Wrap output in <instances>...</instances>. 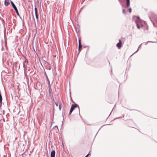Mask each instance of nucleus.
I'll list each match as a JSON object with an SVG mask.
<instances>
[{
  "label": "nucleus",
  "mask_w": 157,
  "mask_h": 157,
  "mask_svg": "<svg viewBox=\"0 0 157 157\" xmlns=\"http://www.w3.org/2000/svg\"><path fill=\"white\" fill-rule=\"evenodd\" d=\"M76 107H78L79 114L80 113L79 107L77 104L75 103L72 105L69 112V115L71 114L75 109Z\"/></svg>",
  "instance_id": "nucleus-1"
},
{
  "label": "nucleus",
  "mask_w": 157,
  "mask_h": 157,
  "mask_svg": "<svg viewBox=\"0 0 157 157\" xmlns=\"http://www.w3.org/2000/svg\"><path fill=\"white\" fill-rule=\"evenodd\" d=\"M122 41L120 39L119 40V42L116 45V46L118 49H120L121 46Z\"/></svg>",
  "instance_id": "nucleus-2"
},
{
  "label": "nucleus",
  "mask_w": 157,
  "mask_h": 157,
  "mask_svg": "<svg viewBox=\"0 0 157 157\" xmlns=\"http://www.w3.org/2000/svg\"><path fill=\"white\" fill-rule=\"evenodd\" d=\"M134 17H136L137 18V19L135 20V22H140L141 21V20L139 16H134L133 17V19Z\"/></svg>",
  "instance_id": "nucleus-3"
},
{
  "label": "nucleus",
  "mask_w": 157,
  "mask_h": 157,
  "mask_svg": "<svg viewBox=\"0 0 157 157\" xmlns=\"http://www.w3.org/2000/svg\"><path fill=\"white\" fill-rule=\"evenodd\" d=\"M34 10H35L36 18L37 19V20H38V14L37 13V9L36 5H35Z\"/></svg>",
  "instance_id": "nucleus-4"
},
{
  "label": "nucleus",
  "mask_w": 157,
  "mask_h": 157,
  "mask_svg": "<svg viewBox=\"0 0 157 157\" xmlns=\"http://www.w3.org/2000/svg\"><path fill=\"white\" fill-rule=\"evenodd\" d=\"M10 1L11 5H12V7L14 9V10L17 9V7H16L15 5L13 3V2L11 0H10Z\"/></svg>",
  "instance_id": "nucleus-5"
},
{
  "label": "nucleus",
  "mask_w": 157,
  "mask_h": 157,
  "mask_svg": "<svg viewBox=\"0 0 157 157\" xmlns=\"http://www.w3.org/2000/svg\"><path fill=\"white\" fill-rule=\"evenodd\" d=\"M55 151L54 150H52L51 153L50 157H55Z\"/></svg>",
  "instance_id": "nucleus-6"
},
{
  "label": "nucleus",
  "mask_w": 157,
  "mask_h": 157,
  "mask_svg": "<svg viewBox=\"0 0 157 157\" xmlns=\"http://www.w3.org/2000/svg\"><path fill=\"white\" fill-rule=\"evenodd\" d=\"M140 22H135L136 24L137 28L139 29L141 27H142L143 26V24H139V23H140Z\"/></svg>",
  "instance_id": "nucleus-7"
},
{
  "label": "nucleus",
  "mask_w": 157,
  "mask_h": 157,
  "mask_svg": "<svg viewBox=\"0 0 157 157\" xmlns=\"http://www.w3.org/2000/svg\"><path fill=\"white\" fill-rule=\"evenodd\" d=\"M9 0H5L4 2V5L5 6H8L10 3L8 1Z\"/></svg>",
  "instance_id": "nucleus-8"
},
{
  "label": "nucleus",
  "mask_w": 157,
  "mask_h": 157,
  "mask_svg": "<svg viewBox=\"0 0 157 157\" xmlns=\"http://www.w3.org/2000/svg\"><path fill=\"white\" fill-rule=\"evenodd\" d=\"M126 6L128 7L130 6V0H126Z\"/></svg>",
  "instance_id": "nucleus-9"
},
{
  "label": "nucleus",
  "mask_w": 157,
  "mask_h": 157,
  "mask_svg": "<svg viewBox=\"0 0 157 157\" xmlns=\"http://www.w3.org/2000/svg\"><path fill=\"white\" fill-rule=\"evenodd\" d=\"M46 79H47V81L48 82V87L51 86L50 82L49 79L48 78V76H47Z\"/></svg>",
  "instance_id": "nucleus-10"
},
{
  "label": "nucleus",
  "mask_w": 157,
  "mask_h": 157,
  "mask_svg": "<svg viewBox=\"0 0 157 157\" xmlns=\"http://www.w3.org/2000/svg\"><path fill=\"white\" fill-rule=\"evenodd\" d=\"M48 88L49 94L52 93V90L51 88V86L48 87Z\"/></svg>",
  "instance_id": "nucleus-11"
},
{
  "label": "nucleus",
  "mask_w": 157,
  "mask_h": 157,
  "mask_svg": "<svg viewBox=\"0 0 157 157\" xmlns=\"http://www.w3.org/2000/svg\"><path fill=\"white\" fill-rule=\"evenodd\" d=\"M82 48V45L79 44V45H78V51L79 52H80Z\"/></svg>",
  "instance_id": "nucleus-12"
},
{
  "label": "nucleus",
  "mask_w": 157,
  "mask_h": 157,
  "mask_svg": "<svg viewBox=\"0 0 157 157\" xmlns=\"http://www.w3.org/2000/svg\"><path fill=\"white\" fill-rule=\"evenodd\" d=\"M143 44V43H142L138 47V48H140V47L141 46V45L142 44ZM139 50V48H138L137 50L135 52H134L131 55V56H132V55H133V54H135V53H136V52Z\"/></svg>",
  "instance_id": "nucleus-13"
},
{
  "label": "nucleus",
  "mask_w": 157,
  "mask_h": 157,
  "mask_svg": "<svg viewBox=\"0 0 157 157\" xmlns=\"http://www.w3.org/2000/svg\"><path fill=\"white\" fill-rule=\"evenodd\" d=\"M49 95L50 98L53 97V93L49 94Z\"/></svg>",
  "instance_id": "nucleus-14"
},
{
  "label": "nucleus",
  "mask_w": 157,
  "mask_h": 157,
  "mask_svg": "<svg viewBox=\"0 0 157 157\" xmlns=\"http://www.w3.org/2000/svg\"><path fill=\"white\" fill-rule=\"evenodd\" d=\"M61 102H60L59 107V110H61Z\"/></svg>",
  "instance_id": "nucleus-15"
},
{
  "label": "nucleus",
  "mask_w": 157,
  "mask_h": 157,
  "mask_svg": "<svg viewBox=\"0 0 157 157\" xmlns=\"http://www.w3.org/2000/svg\"><path fill=\"white\" fill-rule=\"evenodd\" d=\"M51 100L52 101V102L53 103H54V102H55V101H54V99L53 98V97H52V98H51Z\"/></svg>",
  "instance_id": "nucleus-16"
},
{
  "label": "nucleus",
  "mask_w": 157,
  "mask_h": 157,
  "mask_svg": "<svg viewBox=\"0 0 157 157\" xmlns=\"http://www.w3.org/2000/svg\"><path fill=\"white\" fill-rule=\"evenodd\" d=\"M81 45V40L80 39H79L78 40V45Z\"/></svg>",
  "instance_id": "nucleus-17"
},
{
  "label": "nucleus",
  "mask_w": 157,
  "mask_h": 157,
  "mask_svg": "<svg viewBox=\"0 0 157 157\" xmlns=\"http://www.w3.org/2000/svg\"><path fill=\"white\" fill-rule=\"evenodd\" d=\"M122 13L123 14H125L126 13V11L124 9L123 10Z\"/></svg>",
  "instance_id": "nucleus-18"
},
{
  "label": "nucleus",
  "mask_w": 157,
  "mask_h": 157,
  "mask_svg": "<svg viewBox=\"0 0 157 157\" xmlns=\"http://www.w3.org/2000/svg\"><path fill=\"white\" fill-rule=\"evenodd\" d=\"M128 11L130 13H131L132 12V9L131 8H130L128 9Z\"/></svg>",
  "instance_id": "nucleus-19"
},
{
  "label": "nucleus",
  "mask_w": 157,
  "mask_h": 157,
  "mask_svg": "<svg viewBox=\"0 0 157 157\" xmlns=\"http://www.w3.org/2000/svg\"><path fill=\"white\" fill-rule=\"evenodd\" d=\"M149 42H153L151 41H148L146 42L145 43V45H147V43Z\"/></svg>",
  "instance_id": "nucleus-20"
},
{
  "label": "nucleus",
  "mask_w": 157,
  "mask_h": 157,
  "mask_svg": "<svg viewBox=\"0 0 157 157\" xmlns=\"http://www.w3.org/2000/svg\"><path fill=\"white\" fill-rule=\"evenodd\" d=\"M17 15L18 16H19V17L20 18H21V17L20 16V15H19V12H18V13H17Z\"/></svg>",
  "instance_id": "nucleus-21"
},
{
  "label": "nucleus",
  "mask_w": 157,
  "mask_h": 157,
  "mask_svg": "<svg viewBox=\"0 0 157 157\" xmlns=\"http://www.w3.org/2000/svg\"><path fill=\"white\" fill-rule=\"evenodd\" d=\"M15 12H16V13H18V10H17V9H16V10H15Z\"/></svg>",
  "instance_id": "nucleus-22"
},
{
  "label": "nucleus",
  "mask_w": 157,
  "mask_h": 157,
  "mask_svg": "<svg viewBox=\"0 0 157 157\" xmlns=\"http://www.w3.org/2000/svg\"><path fill=\"white\" fill-rule=\"evenodd\" d=\"M55 103V105H56V106H58V103H56L55 102H54V103Z\"/></svg>",
  "instance_id": "nucleus-23"
},
{
  "label": "nucleus",
  "mask_w": 157,
  "mask_h": 157,
  "mask_svg": "<svg viewBox=\"0 0 157 157\" xmlns=\"http://www.w3.org/2000/svg\"><path fill=\"white\" fill-rule=\"evenodd\" d=\"M25 63H27V64L28 63V61L25 60Z\"/></svg>",
  "instance_id": "nucleus-24"
},
{
  "label": "nucleus",
  "mask_w": 157,
  "mask_h": 157,
  "mask_svg": "<svg viewBox=\"0 0 157 157\" xmlns=\"http://www.w3.org/2000/svg\"><path fill=\"white\" fill-rule=\"evenodd\" d=\"M89 155V153H88V154H87L85 157H88V155Z\"/></svg>",
  "instance_id": "nucleus-25"
},
{
  "label": "nucleus",
  "mask_w": 157,
  "mask_h": 157,
  "mask_svg": "<svg viewBox=\"0 0 157 157\" xmlns=\"http://www.w3.org/2000/svg\"><path fill=\"white\" fill-rule=\"evenodd\" d=\"M32 16L33 17V19L34 20V17L33 13H32Z\"/></svg>",
  "instance_id": "nucleus-26"
},
{
  "label": "nucleus",
  "mask_w": 157,
  "mask_h": 157,
  "mask_svg": "<svg viewBox=\"0 0 157 157\" xmlns=\"http://www.w3.org/2000/svg\"><path fill=\"white\" fill-rule=\"evenodd\" d=\"M45 75L46 76V78H47V74H46V72L45 71Z\"/></svg>",
  "instance_id": "nucleus-27"
},
{
  "label": "nucleus",
  "mask_w": 157,
  "mask_h": 157,
  "mask_svg": "<svg viewBox=\"0 0 157 157\" xmlns=\"http://www.w3.org/2000/svg\"><path fill=\"white\" fill-rule=\"evenodd\" d=\"M3 120L4 121V122L5 121V119L3 118Z\"/></svg>",
  "instance_id": "nucleus-28"
},
{
  "label": "nucleus",
  "mask_w": 157,
  "mask_h": 157,
  "mask_svg": "<svg viewBox=\"0 0 157 157\" xmlns=\"http://www.w3.org/2000/svg\"><path fill=\"white\" fill-rule=\"evenodd\" d=\"M53 147V145H52V146H51V148H52V147Z\"/></svg>",
  "instance_id": "nucleus-29"
},
{
  "label": "nucleus",
  "mask_w": 157,
  "mask_h": 157,
  "mask_svg": "<svg viewBox=\"0 0 157 157\" xmlns=\"http://www.w3.org/2000/svg\"><path fill=\"white\" fill-rule=\"evenodd\" d=\"M119 1V2H121V1L120 0H118Z\"/></svg>",
  "instance_id": "nucleus-30"
},
{
  "label": "nucleus",
  "mask_w": 157,
  "mask_h": 157,
  "mask_svg": "<svg viewBox=\"0 0 157 157\" xmlns=\"http://www.w3.org/2000/svg\"><path fill=\"white\" fill-rule=\"evenodd\" d=\"M56 127L57 128V126L56 125V126H55V127Z\"/></svg>",
  "instance_id": "nucleus-31"
},
{
  "label": "nucleus",
  "mask_w": 157,
  "mask_h": 157,
  "mask_svg": "<svg viewBox=\"0 0 157 157\" xmlns=\"http://www.w3.org/2000/svg\"><path fill=\"white\" fill-rule=\"evenodd\" d=\"M51 69V68H50L49 69V70H50Z\"/></svg>",
  "instance_id": "nucleus-32"
},
{
  "label": "nucleus",
  "mask_w": 157,
  "mask_h": 157,
  "mask_svg": "<svg viewBox=\"0 0 157 157\" xmlns=\"http://www.w3.org/2000/svg\"><path fill=\"white\" fill-rule=\"evenodd\" d=\"M42 86H41V87H40V88L41 89L42 88Z\"/></svg>",
  "instance_id": "nucleus-33"
},
{
  "label": "nucleus",
  "mask_w": 157,
  "mask_h": 157,
  "mask_svg": "<svg viewBox=\"0 0 157 157\" xmlns=\"http://www.w3.org/2000/svg\"><path fill=\"white\" fill-rule=\"evenodd\" d=\"M23 67H24V64L23 65Z\"/></svg>",
  "instance_id": "nucleus-34"
}]
</instances>
